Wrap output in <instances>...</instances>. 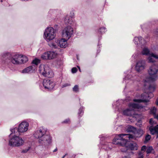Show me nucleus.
Listing matches in <instances>:
<instances>
[{
    "mask_svg": "<svg viewBox=\"0 0 158 158\" xmlns=\"http://www.w3.org/2000/svg\"><path fill=\"white\" fill-rule=\"evenodd\" d=\"M28 59L25 56L18 54H14L8 52L2 53L1 55L0 62L1 65L10 68L12 64L15 65L25 63Z\"/></svg>",
    "mask_w": 158,
    "mask_h": 158,
    "instance_id": "1",
    "label": "nucleus"
},
{
    "mask_svg": "<svg viewBox=\"0 0 158 158\" xmlns=\"http://www.w3.org/2000/svg\"><path fill=\"white\" fill-rule=\"evenodd\" d=\"M128 138L131 139H135L134 135L129 134H122L116 136L114 139L113 143L115 144L123 146V148L121 149L122 152H126L127 148L131 150H136L138 149V145L135 142L129 143L127 139Z\"/></svg>",
    "mask_w": 158,
    "mask_h": 158,
    "instance_id": "2",
    "label": "nucleus"
},
{
    "mask_svg": "<svg viewBox=\"0 0 158 158\" xmlns=\"http://www.w3.org/2000/svg\"><path fill=\"white\" fill-rule=\"evenodd\" d=\"M34 136L38 139V143L42 146L48 147L52 142V137L47 133V130L43 127L37 130L34 134Z\"/></svg>",
    "mask_w": 158,
    "mask_h": 158,
    "instance_id": "3",
    "label": "nucleus"
},
{
    "mask_svg": "<svg viewBox=\"0 0 158 158\" xmlns=\"http://www.w3.org/2000/svg\"><path fill=\"white\" fill-rule=\"evenodd\" d=\"M14 133V135L10 137L9 140V145L12 147H19L23 145L24 141L22 138L17 135L18 133Z\"/></svg>",
    "mask_w": 158,
    "mask_h": 158,
    "instance_id": "4",
    "label": "nucleus"
},
{
    "mask_svg": "<svg viewBox=\"0 0 158 158\" xmlns=\"http://www.w3.org/2000/svg\"><path fill=\"white\" fill-rule=\"evenodd\" d=\"M129 108L124 110L123 108L122 111V114L124 115L127 116H132L134 113V109H141L143 106L139 103H131L129 105Z\"/></svg>",
    "mask_w": 158,
    "mask_h": 158,
    "instance_id": "5",
    "label": "nucleus"
},
{
    "mask_svg": "<svg viewBox=\"0 0 158 158\" xmlns=\"http://www.w3.org/2000/svg\"><path fill=\"white\" fill-rule=\"evenodd\" d=\"M29 126V123L28 122L26 121H23L19 124L18 128L15 127L10 130L12 133L10 135L13 133L16 134L15 132L19 133L26 132L28 129Z\"/></svg>",
    "mask_w": 158,
    "mask_h": 158,
    "instance_id": "6",
    "label": "nucleus"
},
{
    "mask_svg": "<svg viewBox=\"0 0 158 158\" xmlns=\"http://www.w3.org/2000/svg\"><path fill=\"white\" fill-rule=\"evenodd\" d=\"M158 65L154 64L150 67L148 70V74L149 75V78L152 81L156 80L158 78Z\"/></svg>",
    "mask_w": 158,
    "mask_h": 158,
    "instance_id": "7",
    "label": "nucleus"
},
{
    "mask_svg": "<svg viewBox=\"0 0 158 158\" xmlns=\"http://www.w3.org/2000/svg\"><path fill=\"white\" fill-rule=\"evenodd\" d=\"M56 35V30L51 27L47 28L44 32V38L48 42L53 40Z\"/></svg>",
    "mask_w": 158,
    "mask_h": 158,
    "instance_id": "8",
    "label": "nucleus"
},
{
    "mask_svg": "<svg viewBox=\"0 0 158 158\" xmlns=\"http://www.w3.org/2000/svg\"><path fill=\"white\" fill-rule=\"evenodd\" d=\"M39 72L44 77L52 78L53 77L52 71L47 66H40L39 68Z\"/></svg>",
    "mask_w": 158,
    "mask_h": 158,
    "instance_id": "9",
    "label": "nucleus"
},
{
    "mask_svg": "<svg viewBox=\"0 0 158 158\" xmlns=\"http://www.w3.org/2000/svg\"><path fill=\"white\" fill-rule=\"evenodd\" d=\"M73 32V28L70 26H68L62 30V36L64 38L69 40L72 36Z\"/></svg>",
    "mask_w": 158,
    "mask_h": 158,
    "instance_id": "10",
    "label": "nucleus"
},
{
    "mask_svg": "<svg viewBox=\"0 0 158 158\" xmlns=\"http://www.w3.org/2000/svg\"><path fill=\"white\" fill-rule=\"evenodd\" d=\"M118 135H116L115 136L113 140H114V139H115L116 136ZM99 138H100V139L101 141H102L100 142V143L102 145V148L105 150L111 149L112 147L113 143V144H114V143H113H113H108L107 142H103V139L107 138L106 136L105 135L102 134L99 135ZM113 141H114V140H113ZM116 144L117 145V144Z\"/></svg>",
    "mask_w": 158,
    "mask_h": 158,
    "instance_id": "11",
    "label": "nucleus"
},
{
    "mask_svg": "<svg viewBox=\"0 0 158 158\" xmlns=\"http://www.w3.org/2000/svg\"><path fill=\"white\" fill-rule=\"evenodd\" d=\"M127 75L123 78V82L126 83H128L130 81L133 82L136 80V77L135 74L132 72L131 70H128L127 73Z\"/></svg>",
    "mask_w": 158,
    "mask_h": 158,
    "instance_id": "12",
    "label": "nucleus"
},
{
    "mask_svg": "<svg viewBox=\"0 0 158 158\" xmlns=\"http://www.w3.org/2000/svg\"><path fill=\"white\" fill-rule=\"evenodd\" d=\"M146 67V63L144 60H140L136 63L135 66V69L138 72L140 73L142 72Z\"/></svg>",
    "mask_w": 158,
    "mask_h": 158,
    "instance_id": "13",
    "label": "nucleus"
},
{
    "mask_svg": "<svg viewBox=\"0 0 158 158\" xmlns=\"http://www.w3.org/2000/svg\"><path fill=\"white\" fill-rule=\"evenodd\" d=\"M43 85L45 89L51 90L54 88L55 85V83L49 79H45L43 81Z\"/></svg>",
    "mask_w": 158,
    "mask_h": 158,
    "instance_id": "14",
    "label": "nucleus"
},
{
    "mask_svg": "<svg viewBox=\"0 0 158 158\" xmlns=\"http://www.w3.org/2000/svg\"><path fill=\"white\" fill-rule=\"evenodd\" d=\"M133 41L136 45H139L141 46H143L146 43V41L143 39H142L141 36H139L138 37H135Z\"/></svg>",
    "mask_w": 158,
    "mask_h": 158,
    "instance_id": "15",
    "label": "nucleus"
},
{
    "mask_svg": "<svg viewBox=\"0 0 158 158\" xmlns=\"http://www.w3.org/2000/svg\"><path fill=\"white\" fill-rule=\"evenodd\" d=\"M123 102V101L122 100H118L113 104V106L115 109V111H118L120 113L122 112L123 108L122 106Z\"/></svg>",
    "mask_w": 158,
    "mask_h": 158,
    "instance_id": "16",
    "label": "nucleus"
},
{
    "mask_svg": "<svg viewBox=\"0 0 158 158\" xmlns=\"http://www.w3.org/2000/svg\"><path fill=\"white\" fill-rule=\"evenodd\" d=\"M35 65H31L23 69L21 72L23 73H30L33 72L35 70Z\"/></svg>",
    "mask_w": 158,
    "mask_h": 158,
    "instance_id": "17",
    "label": "nucleus"
},
{
    "mask_svg": "<svg viewBox=\"0 0 158 158\" xmlns=\"http://www.w3.org/2000/svg\"><path fill=\"white\" fill-rule=\"evenodd\" d=\"M68 40L65 38L57 40V44L60 48H65L67 46V41Z\"/></svg>",
    "mask_w": 158,
    "mask_h": 158,
    "instance_id": "18",
    "label": "nucleus"
},
{
    "mask_svg": "<svg viewBox=\"0 0 158 158\" xmlns=\"http://www.w3.org/2000/svg\"><path fill=\"white\" fill-rule=\"evenodd\" d=\"M145 96V97H143V98L142 99H134L133 100V101L135 102H137L139 103H140L141 102H147L148 101V99H147L145 98L148 97L149 98V96L147 94H142L141 96L143 97L144 96Z\"/></svg>",
    "mask_w": 158,
    "mask_h": 158,
    "instance_id": "19",
    "label": "nucleus"
},
{
    "mask_svg": "<svg viewBox=\"0 0 158 158\" xmlns=\"http://www.w3.org/2000/svg\"><path fill=\"white\" fill-rule=\"evenodd\" d=\"M149 130L151 134L152 135H154L158 132V125H156L155 127L152 126L149 127Z\"/></svg>",
    "mask_w": 158,
    "mask_h": 158,
    "instance_id": "20",
    "label": "nucleus"
},
{
    "mask_svg": "<svg viewBox=\"0 0 158 158\" xmlns=\"http://www.w3.org/2000/svg\"><path fill=\"white\" fill-rule=\"evenodd\" d=\"M64 22L66 24H69L72 25L73 22V19L71 16L67 15L64 19Z\"/></svg>",
    "mask_w": 158,
    "mask_h": 158,
    "instance_id": "21",
    "label": "nucleus"
},
{
    "mask_svg": "<svg viewBox=\"0 0 158 158\" xmlns=\"http://www.w3.org/2000/svg\"><path fill=\"white\" fill-rule=\"evenodd\" d=\"M141 53L143 55L147 56H151V54L153 53L151 52L150 50L147 47H144Z\"/></svg>",
    "mask_w": 158,
    "mask_h": 158,
    "instance_id": "22",
    "label": "nucleus"
},
{
    "mask_svg": "<svg viewBox=\"0 0 158 158\" xmlns=\"http://www.w3.org/2000/svg\"><path fill=\"white\" fill-rule=\"evenodd\" d=\"M48 53H49V57H50V60H52L55 58H56L57 55L56 53L53 51H48Z\"/></svg>",
    "mask_w": 158,
    "mask_h": 158,
    "instance_id": "23",
    "label": "nucleus"
},
{
    "mask_svg": "<svg viewBox=\"0 0 158 158\" xmlns=\"http://www.w3.org/2000/svg\"><path fill=\"white\" fill-rule=\"evenodd\" d=\"M49 53L48 51L45 52L43 53L41 56V58L44 60H50Z\"/></svg>",
    "mask_w": 158,
    "mask_h": 158,
    "instance_id": "24",
    "label": "nucleus"
},
{
    "mask_svg": "<svg viewBox=\"0 0 158 158\" xmlns=\"http://www.w3.org/2000/svg\"><path fill=\"white\" fill-rule=\"evenodd\" d=\"M127 131L128 132H135L136 131L135 127L131 125H128L127 126Z\"/></svg>",
    "mask_w": 158,
    "mask_h": 158,
    "instance_id": "25",
    "label": "nucleus"
},
{
    "mask_svg": "<svg viewBox=\"0 0 158 158\" xmlns=\"http://www.w3.org/2000/svg\"><path fill=\"white\" fill-rule=\"evenodd\" d=\"M84 107L81 106L78 110V115L79 117H81L84 113Z\"/></svg>",
    "mask_w": 158,
    "mask_h": 158,
    "instance_id": "26",
    "label": "nucleus"
},
{
    "mask_svg": "<svg viewBox=\"0 0 158 158\" xmlns=\"http://www.w3.org/2000/svg\"><path fill=\"white\" fill-rule=\"evenodd\" d=\"M144 133V131L142 129L139 128L137 131V134L138 135L137 137H140Z\"/></svg>",
    "mask_w": 158,
    "mask_h": 158,
    "instance_id": "27",
    "label": "nucleus"
},
{
    "mask_svg": "<svg viewBox=\"0 0 158 158\" xmlns=\"http://www.w3.org/2000/svg\"><path fill=\"white\" fill-rule=\"evenodd\" d=\"M107 31L106 28L104 27H100L98 30V31L101 34H102L105 33Z\"/></svg>",
    "mask_w": 158,
    "mask_h": 158,
    "instance_id": "28",
    "label": "nucleus"
},
{
    "mask_svg": "<svg viewBox=\"0 0 158 158\" xmlns=\"http://www.w3.org/2000/svg\"><path fill=\"white\" fill-rule=\"evenodd\" d=\"M40 62V60L37 59H35L32 61V63L36 66L38 65Z\"/></svg>",
    "mask_w": 158,
    "mask_h": 158,
    "instance_id": "29",
    "label": "nucleus"
},
{
    "mask_svg": "<svg viewBox=\"0 0 158 158\" xmlns=\"http://www.w3.org/2000/svg\"><path fill=\"white\" fill-rule=\"evenodd\" d=\"M156 109L155 107H153L151 108L150 110V113L151 114H152L154 115L156 114Z\"/></svg>",
    "mask_w": 158,
    "mask_h": 158,
    "instance_id": "30",
    "label": "nucleus"
},
{
    "mask_svg": "<svg viewBox=\"0 0 158 158\" xmlns=\"http://www.w3.org/2000/svg\"><path fill=\"white\" fill-rule=\"evenodd\" d=\"M73 91L75 93H77L79 91V86L78 85H75L73 88Z\"/></svg>",
    "mask_w": 158,
    "mask_h": 158,
    "instance_id": "31",
    "label": "nucleus"
},
{
    "mask_svg": "<svg viewBox=\"0 0 158 158\" xmlns=\"http://www.w3.org/2000/svg\"><path fill=\"white\" fill-rule=\"evenodd\" d=\"M151 135L149 134L147 135L145 137L144 143H146L149 141L151 139Z\"/></svg>",
    "mask_w": 158,
    "mask_h": 158,
    "instance_id": "32",
    "label": "nucleus"
},
{
    "mask_svg": "<svg viewBox=\"0 0 158 158\" xmlns=\"http://www.w3.org/2000/svg\"><path fill=\"white\" fill-rule=\"evenodd\" d=\"M153 150V149L152 147L150 146L149 147L147 148L146 150V152L147 154H149L152 152V151Z\"/></svg>",
    "mask_w": 158,
    "mask_h": 158,
    "instance_id": "33",
    "label": "nucleus"
},
{
    "mask_svg": "<svg viewBox=\"0 0 158 158\" xmlns=\"http://www.w3.org/2000/svg\"><path fill=\"white\" fill-rule=\"evenodd\" d=\"M149 56L148 58V63H153L155 62V60L151 56Z\"/></svg>",
    "mask_w": 158,
    "mask_h": 158,
    "instance_id": "34",
    "label": "nucleus"
},
{
    "mask_svg": "<svg viewBox=\"0 0 158 158\" xmlns=\"http://www.w3.org/2000/svg\"><path fill=\"white\" fill-rule=\"evenodd\" d=\"M154 35L156 37H158V28L155 29L153 32Z\"/></svg>",
    "mask_w": 158,
    "mask_h": 158,
    "instance_id": "35",
    "label": "nucleus"
},
{
    "mask_svg": "<svg viewBox=\"0 0 158 158\" xmlns=\"http://www.w3.org/2000/svg\"><path fill=\"white\" fill-rule=\"evenodd\" d=\"M70 123V119L69 118H67L63 121L62 123H63L69 124Z\"/></svg>",
    "mask_w": 158,
    "mask_h": 158,
    "instance_id": "36",
    "label": "nucleus"
},
{
    "mask_svg": "<svg viewBox=\"0 0 158 158\" xmlns=\"http://www.w3.org/2000/svg\"><path fill=\"white\" fill-rule=\"evenodd\" d=\"M30 147H28L26 148L25 149H23L22 151V153H27L30 149Z\"/></svg>",
    "mask_w": 158,
    "mask_h": 158,
    "instance_id": "37",
    "label": "nucleus"
},
{
    "mask_svg": "<svg viewBox=\"0 0 158 158\" xmlns=\"http://www.w3.org/2000/svg\"><path fill=\"white\" fill-rule=\"evenodd\" d=\"M138 157L137 158H143V156L142 152H139L138 154Z\"/></svg>",
    "mask_w": 158,
    "mask_h": 158,
    "instance_id": "38",
    "label": "nucleus"
},
{
    "mask_svg": "<svg viewBox=\"0 0 158 158\" xmlns=\"http://www.w3.org/2000/svg\"><path fill=\"white\" fill-rule=\"evenodd\" d=\"M70 85V84L69 83H66L64 84H63L62 86V88H64V87H65L67 86H69Z\"/></svg>",
    "mask_w": 158,
    "mask_h": 158,
    "instance_id": "39",
    "label": "nucleus"
},
{
    "mask_svg": "<svg viewBox=\"0 0 158 158\" xmlns=\"http://www.w3.org/2000/svg\"><path fill=\"white\" fill-rule=\"evenodd\" d=\"M71 71L73 73H75L77 72V69L76 67H74L72 69Z\"/></svg>",
    "mask_w": 158,
    "mask_h": 158,
    "instance_id": "40",
    "label": "nucleus"
},
{
    "mask_svg": "<svg viewBox=\"0 0 158 158\" xmlns=\"http://www.w3.org/2000/svg\"><path fill=\"white\" fill-rule=\"evenodd\" d=\"M138 56V54H135L132 56V58H134V60L136 59Z\"/></svg>",
    "mask_w": 158,
    "mask_h": 158,
    "instance_id": "41",
    "label": "nucleus"
},
{
    "mask_svg": "<svg viewBox=\"0 0 158 158\" xmlns=\"http://www.w3.org/2000/svg\"><path fill=\"white\" fill-rule=\"evenodd\" d=\"M152 56L155 58L156 59H158V56L155 55L154 53H152L151 54Z\"/></svg>",
    "mask_w": 158,
    "mask_h": 158,
    "instance_id": "42",
    "label": "nucleus"
},
{
    "mask_svg": "<svg viewBox=\"0 0 158 158\" xmlns=\"http://www.w3.org/2000/svg\"><path fill=\"white\" fill-rule=\"evenodd\" d=\"M50 46L54 48H57V46L55 44H51L50 45Z\"/></svg>",
    "mask_w": 158,
    "mask_h": 158,
    "instance_id": "43",
    "label": "nucleus"
},
{
    "mask_svg": "<svg viewBox=\"0 0 158 158\" xmlns=\"http://www.w3.org/2000/svg\"><path fill=\"white\" fill-rule=\"evenodd\" d=\"M146 149V147L145 146H143L141 148V151H144Z\"/></svg>",
    "mask_w": 158,
    "mask_h": 158,
    "instance_id": "44",
    "label": "nucleus"
},
{
    "mask_svg": "<svg viewBox=\"0 0 158 158\" xmlns=\"http://www.w3.org/2000/svg\"><path fill=\"white\" fill-rule=\"evenodd\" d=\"M149 123L151 124H152L153 123V119L152 118L150 119L149 121Z\"/></svg>",
    "mask_w": 158,
    "mask_h": 158,
    "instance_id": "45",
    "label": "nucleus"
},
{
    "mask_svg": "<svg viewBox=\"0 0 158 158\" xmlns=\"http://www.w3.org/2000/svg\"><path fill=\"white\" fill-rule=\"evenodd\" d=\"M154 117L155 118L158 120V114H157V115H156V114H155L154 115Z\"/></svg>",
    "mask_w": 158,
    "mask_h": 158,
    "instance_id": "46",
    "label": "nucleus"
},
{
    "mask_svg": "<svg viewBox=\"0 0 158 158\" xmlns=\"http://www.w3.org/2000/svg\"><path fill=\"white\" fill-rule=\"evenodd\" d=\"M123 158H131L130 156H125L123 157Z\"/></svg>",
    "mask_w": 158,
    "mask_h": 158,
    "instance_id": "47",
    "label": "nucleus"
},
{
    "mask_svg": "<svg viewBox=\"0 0 158 158\" xmlns=\"http://www.w3.org/2000/svg\"><path fill=\"white\" fill-rule=\"evenodd\" d=\"M143 82H147L148 81V80H146V79H143Z\"/></svg>",
    "mask_w": 158,
    "mask_h": 158,
    "instance_id": "48",
    "label": "nucleus"
},
{
    "mask_svg": "<svg viewBox=\"0 0 158 158\" xmlns=\"http://www.w3.org/2000/svg\"><path fill=\"white\" fill-rule=\"evenodd\" d=\"M57 148H55L53 151V152H56V151H57Z\"/></svg>",
    "mask_w": 158,
    "mask_h": 158,
    "instance_id": "49",
    "label": "nucleus"
},
{
    "mask_svg": "<svg viewBox=\"0 0 158 158\" xmlns=\"http://www.w3.org/2000/svg\"><path fill=\"white\" fill-rule=\"evenodd\" d=\"M68 154L67 153L65 154L64 156L62 157V158H64V157L67 155Z\"/></svg>",
    "mask_w": 158,
    "mask_h": 158,
    "instance_id": "50",
    "label": "nucleus"
},
{
    "mask_svg": "<svg viewBox=\"0 0 158 158\" xmlns=\"http://www.w3.org/2000/svg\"><path fill=\"white\" fill-rule=\"evenodd\" d=\"M100 52V50H98L97 51V53H99Z\"/></svg>",
    "mask_w": 158,
    "mask_h": 158,
    "instance_id": "51",
    "label": "nucleus"
},
{
    "mask_svg": "<svg viewBox=\"0 0 158 158\" xmlns=\"http://www.w3.org/2000/svg\"><path fill=\"white\" fill-rule=\"evenodd\" d=\"M156 104L158 105V98L156 100Z\"/></svg>",
    "mask_w": 158,
    "mask_h": 158,
    "instance_id": "52",
    "label": "nucleus"
},
{
    "mask_svg": "<svg viewBox=\"0 0 158 158\" xmlns=\"http://www.w3.org/2000/svg\"><path fill=\"white\" fill-rule=\"evenodd\" d=\"M52 11H53V10H50L49 11V13H51V12H52Z\"/></svg>",
    "mask_w": 158,
    "mask_h": 158,
    "instance_id": "53",
    "label": "nucleus"
},
{
    "mask_svg": "<svg viewBox=\"0 0 158 158\" xmlns=\"http://www.w3.org/2000/svg\"><path fill=\"white\" fill-rule=\"evenodd\" d=\"M156 134V138H158V132Z\"/></svg>",
    "mask_w": 158,
    "mask_h": 158,
    "instance_id": "54",
    "label": "nucleus"
},
{
    "mask_svg": "<svg viewBox=\"0 0 158 158\" xmlns=\"http://www.w3.org/2000/svg\"><path fill=\"white\" fill-rule=\"evenodd\" d=\"M141 28L142 29H143L144 28V27H143V26L142 25H141Z\"/></svg>",
    "mask_w": 158,
    "mask_h": 158,
    "instance_id": "55",
    "label": "nucleus"
},
{
    "mask_svg": "<svg viewBox=\"0 0 158 158\" xmlns=\"http://www.w3.org/2000/svg\"><path fill=\"white\" fill-rule=\"evenodd\" d=\"M77 67H78V68H79V71H81V69H80V68L79 67L77 66Z\"/></svg>",
    "mask_w": 158,
    "mask_h": 158,
    "instance_id": "56",
    "label": "nucleus"
},
{
    "mask_svg": "<svg viewBox=\"0 0 158 158\" xmlns=\"http://www.w3.org/2000/svg\"><path fill=\"white\" fill-rule=\"evenodd\" d=\"M0 2H2V0H0Z\"/></svg>",
    "mask_w": 158,
    "mask_h": 158,
    "instance_id": "57",
    "label": "nucleus"
},
{
    "mask_svg": "<svg viewBox=\"0 0 158 158\" xmlns=\"http://www.w3.org/2000/svg\"><path fill=\"white\" fill-rule=\"evenodd\" d=\"M99 45H100V44H99V43H98V46H99Z\"/></svg>",
    "mask_w": 158,
    "mask_h": 158,
    "instance_id": "58",
    "label": "nucleus"
}]
</instances>
